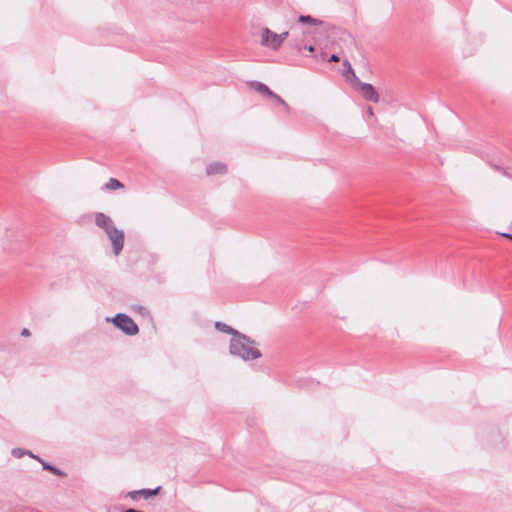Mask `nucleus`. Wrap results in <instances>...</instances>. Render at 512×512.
I'll list each match as a JSON object with an SVG mask.
<instances>
[{
  "instance_id": "obj_16",
  "label": "nucleus",
  "mask_w": 512,
  "mask_h": 512,
  "mask_svg": "<svg viewBox=\"0 0 512 512\" xmlns=\"http://www.w3.org/2000/svg\"><path fill=\"white\" fill-rule=\"evenodd\" d=\"M345 65L348 67V70H347V73H351L354 75V71L353 69L351 68V65L349 62L345 61Z\"/></svg>"
},
{
  "instance_id": "obj_13",
  "label": "nucleus",
  "mask_w": 512,
  "mask_h": 512,
  "mask_svg": "<svg viewBox=\"0 0 512 512\" xmlns=\"http://www.w3.org/2000/svg\"><path fill=\"white\" fill-rule=\"evenodd\" d=\"M12 455L15 457V458H21L23 455L25 454H28L30 455L31 457L33 458H36L31 452H27V451H24L20 448H15L11 451Z\"/></svg>"
},
{
  "instance_id": "obj_5",
  "label": "nucleus",
  "mask_w": 512,
  "mask_h": 512,
  "mask_svg": "<svg viewBox=\"0 0 512 512\" xmlns=\"http://www.w3.org/2000/svg\"><path fill=\"white\" fill-rule=\"evenodd\" d=\"M359 92L368 101L377 103L379 100V95L371 84L368 83H360L358 87Z\"/></svg>"
},
{
  "instance_id": "obj_18",
  "label": "nucleus",
  "mask_w": 512,
  "mask_h": 512,
  "mask_svg": "<svg viewBox=\"0 0 512 512\" xmlns=\"http://www.w3.org/2000/svg\"><path fill=\"white\" fill-rule=\"evenodd\" d=\"M367 114H368L369 116H371V117H373V116H374L373 109H372L371 107H369V108L367 109Z\"/></svg>"
},
{
  "instance_id": "obj_4",
  "label": "nucleus",
  "mask_w": 512,
  "mask_h": 512,
  "mask_svg": "<svg viewBox=\"0 0 512 512\" xmlns=\"http://www.w3.org/2000/svg\"><path fill=\"white\" fill-rule=\"evenodd\" d=\"M106 234L112 242L114 254L116 256L119 255L124 247V232L114 227L113 229H110Z\"/></svg>"
},
{
  "instance_id": "obj_1",
  "label": "nucleus",
  "mask_w": 512,
  "mask_h": 512,
  "mask_svg": "<svg viewBox=\"0 0 512 512\" xmlns=\"http://www.w3.org/2000/svg\"><path fill=\"white\" fill-rule=\"evenodd\" d=\"M230 352L245 360L260 357V352L245 336L236 334L230 342Z\"/></svg>"
},
{
  "instance_id": "obj_15",
  "label": "nucleus",
  "mask_w": 512,
  "mask_h": 512,
  "mask_svg": "<svg viewBox=\"0 0 512 512\" xmlns=\"http://www.w3.org/2000/svg\"><path fill=\"white\" fill-rule=\"evenodd\" d=\"M21 335L24 336V337H29L30 336V331L26 328H24L21 332Z\"/></svg>"
},
{
  "instance_id": "obj_8",
  "label": "nucleus",
  "mask_w": 512,
  "mask_h": 512,
  "mask_svg": "<svg viewBox=\"0 0 512 512\" xmlns=\"http://www.w3.org/2000/svg\"><path fill=\"white\" fill-rule=\"evenodd\" d=\"M257 90L263 94H266L267 96L275 99L279 104L284 105L285 107H288L285 101L275 93H273L266 85L264 84H257Z\"/></svg>"
},
{
  "instance_id": "obj_17",
  "label": "nucleus",
  "mask_w": 512,
  "mask_h": 512,
  "mask_svg": "<svg viewBox=\"0 0 512 512\" xmlns=\"http://www.w3.org/2000/svg\"><path fill=\"white\" fill-rule=\"evenodd\" d=\"M329 60H330V61H332V62H338V61H339V57H338L337 55L333 54V55L330 57V59H329Z\"/></svg>"
},
{
  "instance_id": "obj_6",
  "label": "nucleus",
  "mask_w": 512,
  "mask_h": 512,
  "mask_svg": "<svg viewBox=\"0 0 512 512\" xmlns=\"http://www.w3.org/2000/svg\"><path fill=\"white\" fill-rule=\"evenodd\" d=\"M95 223L98 227L105 230L107 233L110 229H113L115 226L113 225V221L111 218L104 213H96L95 215Z\"/></svg>"
},
{
  "instance_id": "obj_9",
  "label": "nucleus",
  "mask_w": 512,
  "mask_h": 512,
  "mask_svg": "<svg viewBox=\"0 0 512 512\" xmlns=\"http://www.w3.org/2000/svg\"><path fill=\"white\" fill-rule=\"evenodd\" d=\"M158 491H159V488H156L154 490L143 489V490H139V491L129 492L128 496L132 499H137L138 496H143L144 498H149L151 496L158 494Z\"/></svg>"
},
{
  "instance_id": "obj_11",
  "label": "nucleus",
  "mask_w": 512,
  "mask_h": 512,
  "mask_svg": "<svg viewBox=\"0 0 512 512\" xmlns=\"http://www.w3.org/2000/svg\"><path fill=\"white\" fill-rule=\"evenodd\" d=\"M215 327H216L218 330L222 331V332H225V333H228V334H232V335H234V336H235L236 334H238V332H237V331H235L233 328H231L230 326H228V325H226V324H224V323L216 322V323H215Z\"/></svg>"
},
{
  "instance_id": "obj_3",
  "label": "nucleus",
  "mask_w": 512,
  "mask_h": 512,
  "mask_svg": "<svg viewBox=\"0 0 512 512\" xmlns=\"http://www.w3.org/2000/svg\"><path fill=\"white\" fill-rule=\"evenodd\" d=\"M288 32H283L281 34H276L265 28L262 32V44L269 46L273 49H277L281 46L283 41L287 38Z\"/></svg>"
},
{
  "instance_id": "obj_7",
  "label": "nucleus",
  "mask_w": 512,
  "mask_h": 512,
  "mask_svg": "<svg viewBox=\"0 0 512 512\" xmlns=\"http://www.w3.org/2000/svg\"><path fill=\"white\" fill-rule=\"evenodd\" d=\"M227 171V167L225 164L221 162H214L207 166L206 175L214 176V175H222Z\"/></svg>"
},
{
  "instance_id": "obj_19",
  "label": "nucleus",
  "mask_w": 512,
  "mask_h": 512,
  "mask_svg": "<svg viewBox=\"0 0 512 512\" xmlns=\"http://www.w3.org/2000/svg\"><path fill=\"white\" fill-rule=\"evenodd\" d=\"M501 235L505 238L512 240V235H510V234L502 233Z\"/></svg>"
},
{
  "instance_id": "obj_14",
  "label": "nucleus",
  "mask_w": 512,
  "mask_h": 512,
  "mask_svg": "<svg viewBox=\"0 0 512 512\" xmlns=\"http://www.w3.org/2000/svg\"><path fill=\"white\" fill-rule=\"evenodd\" d=\"M43 467H44V469L49 470V471L53 472L56 475H62V473L57 468H54V467H52L50 465L44 464Z\"/></svg>"
},
{
  "instance_id": "obj_20",
  "label": "nucleus",
  "mask_w": 512,
  "mask_h": 512,
  "mask_svg": "<svg viewBox=\"0 0 512 512\" xmlns=\"http://www.w3.org/2000/svg\"><path fill=\"white\" fill-rule=\"evenodd\" d=\"M307 50L312 53L314 51V47L313 46H307Z\"/></svg>"
},
{
  "instance_id": "obj_12",
  "label": "nucleus",
  "mask_w": 512,
  "mask_h": 512,
  "mask_svg": "<svg viewBox=\"0 0 512 512\" xmlns=\"http://www.w3.org/2000/svg\"><path fill=\"white\" fill-rule=\"evenodd\" d=\"M299 22H301V23H309V24H313V25H320V24H322L321 21H319V20H317L315 18H312L309 15H301L299 17Z\"/></svg>"
},
{
  "instance_id": "obj_2",
  "label": "nucleus",
  "mask_w": 512,
  "mask_h": 512,
  "mask_svg": "<svg viewBox=\"0 0 512 512\" xmlns=\"http://www.w3.org/2000/svg\"><path fill=\"white\" fill-rule=\"evenodd\" d=\"M112 322L116 327L122 330L125 334L128 335H136L139 332V328L137 324L133 321L132 318L125 314H117Z\"/></svg>"
},
{
  "instance_id": "obj_10",
  "label": "nucleus",
  "mask_w": 512,
  "mask_h": 512,
  "mask_svg": "<svg viewBox=\"0 0 512 512\" xmlns=\"http://www.w3.org/2000/svg\"><path fill=\"white\" fill-rule=\"evenodd\" d=\"M105 188L107 190H118V189H123L124 185L116 178H110L107 181V183L105 184Z\"/></svg>"
}]
</instances>
